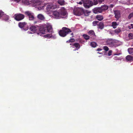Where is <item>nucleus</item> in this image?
<instances>
[{
    "instance_id": "obj_1",
    "label": "nucleus",
    "mask_w": 133,
    "mask_h": 133,
    "mask_svg": "<svg viewBox=\"0 0 133 133\" xmlns=\"http://www.w3.org/2000/svg\"><path fill=\"white\" fill-rule=\"evenodd\" d=\"M71 32L72 31L70 29L65 27H63L62 28V30H59V34L60 36L64 37Z\"/></svg>"
},
{
    "instance_id": "obj_2",
    "label": "nucleus",
    "mask_w": 133,
    "mask_h": 133,
    "mask_svg": "<svg viewBox=\"0 0 133 133\" xmlns=\"http://www.w3.org/2000/svg\"><path fill=\"white\" fill-rule=\"evenodd\" d=\"M74 14L77 16H80L84 13V10L81 8L78 7L74 8Z\"/></svg>"
},
{
    "instance_id": "obj_3",
    "label": "nucleus",
    "mask_w": 133,
    "mask_h": 133,
    "mask_svg": "<svg viewBox=\"0 0 133 133\" xmlns=\"http://www.w3.org/2000/svg\"><path fill=\"white\" fill-rule=\"evenodd\" d=\"M84 7L87 8H89L93 5V2L90 0H84L83 2Z\"/></svg>"
},
{
    "instance_id": "obj_4",
    "label": "nucleus",
    "mask_w": 133,
    "mask_h": 133,
    "mask_svg": "<svg viewBox=\"0 0 133 133\" xmlns=\"http://www.w3.org/2000/svg\"><path fill=\"white\" fill-rule=\"evenodd\" d=\"M24 16L21 14H15L13 16L15 19L17 21H20L24 18Z\"/></svg>"
},
{
    "instance_id": "obj_5",
    "label": "nucleus",
    "mask_w": 133,
    "mask_h": 133,
    "mask_svg": "<svg viewBox=\"0 0 133 133\" xmlns=\"http://www.w3.org/2000/svg\"><path fill=\"white\" fill-rule=\"evenodd\" d=\"M25 14L26 15V16L28 17L29 20H33L34 19V17L33 13L29 11H27L25 12Z\"/></svg>"
},
{
    "instance_id": "obj_6",
    "label": "nucleus",
    "mask_w": 133,
    "mask_h": 133,
    "mask_svg": "<svg viewBox=\"0 0 133 133\" xmlns=\"http://www.w3.org/2000/svg\"><path fill=\"white\" fill-rule=\"evenodd\" d=\"M47 25L44 24L41 26L39 28V30L42 34H44L46 32Z\"/></svg>"
},
{
    "instance_id": "obj_7",
    "label": "nucleus",
    "mask_w": 133,
    "mask_h": 133,
    "mask_svg": "<svg viewBox=\"0 0 133 133\" xmlns=\"http://www.w3.org/2000/svg\"><path fill=\"white\" fill-rule=\"evenodd\" d=\"M106 44L107 45H112L115 43V40L109 38L105 41Z\"/></svg>"
},
{
    "instance_id": "obj_8",
    "label": "nucleus",
    "mask_w": 133,
    "mask_h": 133,
    "mask_svg": "<svg viewBox=\"0 0 133 133\" xmlns=\"http://www.w3.org/2000/svg\"><path fill=\"white\" fill-rule=\"evenodd\" d=\"M55 7L52 4L48 5H47L46 9L48 12L51 11L55 9Z\"/></svg>"
},
{
    "instance_id": "obj_9",
    "label": "nucleus",
    "mask_w": 133,
    "mask_h": 133,
    "mask_svg": "<svg viewBox=\"0 0 133 133\" xmlns=\"http://www.w3.org/2000/svg\"><path fill=\"white\" fill-rule=\"evenodd\" d=\"M92 11L94 13L96 14L101 13L102 12L100 7L95 8L93 9Z\"/></svg>"
},
{
    "instance_id": "obj_10",
    "label": "nucleus",
    "mask_w": 133,
    "mask_h": 133,
    "mask_svg": "<svg viewBox=\"0 0 133 133\" xmlns=\"http://www.w3.org/2000/svg\"><path fill=\"white\" fill-rule=\"evenodd\" d=\"M115 17L116 19V21L118 20L121 17L120 13L118 10H116L114 12Z\"/></svg>"
},
{
    "instance_id": "obj_11",
    "label": "nucleus",
    "mask_w": 133,
    "mask_h": 133,
    "mask_svg": "<svg viewBox=\"0 0 133 133\" xmlns=\"http://www.w3.org/2000/svg\"><path fill=\"white\" fill-rule=\"evenodd\" d=\"M27 23L25 22H20L18 23V25L21 28H24L27 26Z\"/></svg>"
},
{
    "instance_id": "obj_12",
    "label": "nucleus",
    "mask_w": 133,
    "mask_h": 133,
    "mask_svg": "<svg viewBox=\"0 0 133 133\" xmlns=\"http://www.w3.org/2000/svg\"><path fill=\"white\" fill-rule=\"evenodd\" d=\"M38 27V25L32 26L30 27V30L33 33H35L37 29V28Z\"/></svg>"
},
{
    "instance_id": "obj_13",
    "label": "nucleus",
    "mask_w": 133,
    "mask_h": 133,
    "mask_svg": "<svg viewBox=\"0 0 133 133\" xmlns=\"http://www.w3.org/2000/svg\"><path fill=\"white\" fill-rule=\"evenodd\" d=\"M60 17L62 18H64L65 16L66 15V12L65 11H61L60 12Z\"/></svg>"
},
{
    "instance_id": "obj_14",
    "label": "nucleus",
    "mask_w": 133,
    "mask_h": 133,
    "mask_svg": "<svg viewBox=\"0 0 133 133\" xmlns=\"http://www.w3.org/2000/svg\"><path fill=\"white\" fill-rule=\"evenodd\" d=\"M102 12L107 10L108 8V7L106 5H104L101 6V7Z\"/></svg>"
},
{
    "instance_id": "obj_15",
    "label": "nucleus",
    "mask_w": 133,
    "mask_h": 133,
    "mask_svg": "<svg viewBox=\"0 0 133 133\" xmlns=\"http://www.w3.org/2000/svg\"><path fill=\"white\" fill-rule=\"evenodd\" d=\"M54 15L57 18H60V12L55 11L53 12Z\"/></svg>"
},
{
    "instance_id": "obj_16",
    "label": "nucleus",
    "mask_w": 133,
    "mask_h": 133,
    "mask_svg": "<svg viewBox=\"0 0 133 133\" xmlns=\"http://www.w3.org/2000/svg\"><path fill=\"white\" fill-rule=\"evenodd\" d=\"M46 32H51L52 31V27L51 26L49 25H47L46 27Z\"/></svg>"
},
{
    "instance_id": "obj_17",
    "label": "nucleus",
    "mask_w": 133,
    "mask_h": 133,
    "mask_svg": "<svg viewBox=\"0 0 133 133\" xmlns=\"http://www.w3.org/2000/svg\"><path fill=\"white\" fill-rule=\"evenodd\" d=\"M88 34L90 36H92L93 38L95 37H96V35L95 34L93 30H91L88 32Z\"/></svg>"
},
{
    "instance_id": "obj_18",
    "label": "nucleus",
    "mask_w": 133,
    "mask_h": 133,
    "mask_svg": "<svg viewBox=\"0 0 133 133\" xmlns=\"http://www.w3.org/2000/svg\"><path fill=\"white\" fill-rule=\"evenodd\" d=\"M96 18L99 21H102L103 19V17L102 15H97L96 17Z\"/></svg>"
},
{
    "instance_id": "obj_19",
    "label": "nucleus",
    "mask_w": 133,
    "mask_h": 133,
    "mask_svg": "<svg viewBox=\"0 0 133 133\" xmlns=\"http://www.w3.org/2000/svg\"><path fill=\"white\" fill-rule=\"evenodd\" d=\"M127 60L128 61H131L133 60V57L130 55H128L126 57Z\"/></svg>"
},
{
    "instance_id": "obj_20",
    "label": "nucleus",
    "mask_w": 133,
    "mask_h": 133,
    "mask_svg": "<svg viewBox=\"0 0 133 133\" xmlns=\"http://www.w3.org/2000/svg\"><path fill=\"white\" fill-rule=\"evenodd\" d=\"M104 26V24L102 22H99L98 24L99 28L101 29H103Z\"/></svg>"
},
{
    "instance_id": "obj_21",
    "label": "nucleus",
    "mask_w": 133,
    "mask_h": 133,
    "mask_svg": "<svg viewBox=\"0 0 133 133\" xmlns=\"http://www.w3.org/2000/svg\"><path fill=\"white\" fill-rule=\"evenodd\" d=\"M3 20L5 21H6L8 20L9 19V16L6 15V14H4L3 17H2Z\"/></svg>"
},
{
    "instance_id": "obj_22",
    "label": "nucleus",
    "mask_w": 133,
    "mask_h": 133,
    "mask_svg": "<svg viewBox=\"0 0 133 133\" xmlns=\"http://www.w3.org/2000/svg\"><path fill=\"white\" fill-rule=\"evenodd\" d=\"M128 51L129 54L131 55H133V48H130L128 49Z\"/></svg>"
},
{
    "instance_id": "obj_23",
    "label": "nucleus",
    "mask_w": 133,
    "mask_h": 133,
    "mask_svg": "<svg viewBox=\"0 0 133 133\" xmlns=\"http://www.w3.org/2000/svg\"><path fill=\"white\" fill-rule=\"evenodd\" d=\"M118 25V24L115 22H112V26L113 27V28L114 29H115L116 28V26Z\"/></svg>"
},
{
    "instance_id": "obj_24",
    "label": "nucleus",
    "mask_w": 133,
    "mask_h": 133,
    "mask_svg": "<svg viewBox=\"0 0 133 133\" xmlns=\"http://www.w3.org/2000/svg\"><path fill=\"white\" fill-rule=\"evenodd\" d=\"M37 17L38 18L41 20H43L44 19L43 16L41 14H39L37 16Z\"/></svg>"
},
{
    "instance_id": "obj_25",
    "label": "nucleus",
    "mask_w": 133,
    "mask_h": 133,
    "mask_svg": "<svg viewBox=\"0 0 133 133\" xmlns=\"http://www.w3.org/2000/svg\"><path fill=\"white\" fill-rule=\"evenodd\" d=\"M121 31V28H118L115 30L114 32L115 33L117 34L119 33Z\"/></svg>"
},
{
    "instance_id": "obj_26",
    "label": "nucleus",
    "mask_w": 133,
    "mask_h": 133,
    "mask_svg": "<svg viewBox=\"0 0 133 133\" xmlns=\"http://www.w3.org/2000/svg\"><path fill=\"white\" fill-rule=\"evenodd\" d=\"M83 36L84 37V38L86 40H88L89 39L90 37L89 36L87 35L86 34H84L83 35Z\"/></svg>"
},
{
    "instance_id": "obj_27",
    "label": "nucleus",
    "mask_w": 133,
    "mask_h": 133,
    "mask_svg": "<svg viewBox=\"0 0 133 133\" xmlns=\"http://www.w3.org/2000/svg\"><path fill=\"white\" fill-rule=\"evenodd\" d=\"M90 45L92 47L95 48L97 44L95 42H92L91 43Z\"/></svg>"
},
{
    "instance_id": "obj_28",
    "label": "nucleus",
    "mask_w": 133,
    "mask_h": 133,
    "mask_svg": "<svg viewBox=\"0 0 133 133\" xmlns=\"http://www.w3.org/2000/svg\"><path fill=\"white\" fill-rule=\"evenodd\" d=\"M99 23V22L98 21H94L92 23V25L93 26H96V25H97L98 26V23Z\"/></svg>"
},
{
    "instance_id": "obj_29",
    "label": "nucleus",
    "mask_w": 133,
    "mask_h": 133,
    "mask_svg": "<svg viewBox=\"0 0 133 133\" xmlns=\"http://www.w3.org/2000/svg\"><path fill=\"white\" fill-rule=\"evenodd\" d=\"M76 48H79L80 47L79 44L78 43H75L73 45Z\"/></svg>"
},
{
    "instance_id": "obj_30",
    "label": "nucleus",
    "mask_w": 133,
    "mask_h": 133,
    "mask_svg": "<svg viewBox=\"0 0 133 133\" xmlns=\"http://www.w3.org/2000/svg\"><path fill=\"white\" fill-rule=\"evenodd\" d=\"M22 2L24 4L28 5L29 4V0H22Z\"/></svg>"
},
{
    "instance_id": "obj_31",
    "label": "nucleus",
    "mask_w": 133,
    "mask_h": 133,
    "mask_svg": "<svg viewBox=\"0 0 133 133\" xmlns=\"http://www.w3.org/2000/svg\"><path fill=\"white\" fill-rule=\"evenodd\" d=\"M58 3L61 5H63L64 4V1L59 0Z\"/></svg>"
},
{
    "instance_id": "obj_32",
    "label": "nucleus",
    "mask_w": 133,
    "mask_h": 133,
    "mask_svg": "<svg viewBox=\"0 0 133 133\" xmlns=\"http://www.w3.org/2000/svg\"><path fill=\"white\" fill-rule=\"evenodd\" d=\"M128 37L130 39H133V34L131 33H130L129 34Z\"/></svg>"
},
{
    "instance_id": "obj_33",
    "label": "nucleus",
    "mask_w": 133,
    "mask_h": 133,
    "mask_svg": "<svg viewBox=\"0 0 133 133\" xmlns=\"http://www.w3.org/2000/svg\"><path fill=\"white\" fill-rule=\"evenodd\" d=\"M103 49L106 51H107L109 50V48L107 46H104L103 48Z\"/></svg>"
},
{
    "instance_id": "obj_34",
    "label": "nucleus",
    "mask_w": 133,
    "mask_h": 133,
    "mask_svg": "<svg viewBox=\"0 0 133 133\" xmlns=\"http://www.w3.org/2000/svg\"><path fill=\"white\" fill-rule=\"evenodd\" d=\"M4 14V13L1 11H0V18L2 17Z\"/></svg>"
},
{
    "instance_id": "obj_35",
    "label": "nucleus",
    "mask_w": 133,
    "mask_h": 133,
    "mask_svg": "<svg viewBox=\"0 0 133 133\" xmlns=\"http://www.w3.org/2000/svg\"><path fill=\"white\" fill-rule=\"evenodd\" d=\"M133 16V12H131L129 15L128 16V18L129 19H130Z\"/></svg>"
},
{
    "instance_id": "obj_36",
    "label": "nucleus",
    "mask_w": 133,
    "mask_h": 133,
    "mask_svg": "<svg viewBox=\"0 0 133 133\" xmlns=\"http://www.w3.org/2000/svg\"><path fill=\"white\" fill-rule=\"evenodd\" d=\"M44 37H51L52 36V35L51 34H48L47 35H46L44 36Z\"/></svg>"
},
{
    "instance_id": "obj_37",
    "label": "nucleus",
    "mask_w": 133,
    "mask_h": 133,
    "mask_svg": "<svg viewBox=\"0 0 133 133\" xmlns=\"http://www.w3.org/2000/svg\"><path fill=\"white\" fill-rule=\"evenodd\" d=\"M114 59L115 60H119L121 59V58L117 56L115 57Z\"/></svg>"
},
{
    "instance_id": "obj_38",
    "label": "nucleus",
    "mask_w": 133,
    "mask_h": 133,
    "mask_svg": "<svg viewBox=\"0 0 133 133\" xmlns=\"http://www.w3.org/2000/svg\"><path fill=\"white\" fill-rule=\"evenodd\" d=\"M112 51L111 50H109V52L108 54V55L109 56H111L112 54Z\"/></svg>"
},
{
    "instance_id": "obj_39",
    "label": "nucleus",
    "mask_w": 133,
    "mask_h": 133,
    "mask_svg": "<svg viewBox=\"0 0 133 133\" xmlns=\"http://www.w3.org/2000/svg\"><path fill=\"white\" fill-rule=\"evenodd\" d=\"M96 0H94V5H96L98 4V2L96 0V1L95 2V1Z\"/></svg>"
},
{
    "instance_id": "obj_40",
    "label": "nucleus",
    "mask_w": 133,
    "mask_h": 133,
    "mask_svg": "<svg viewBox=\"0 0 133 133\" xmlns=\"http://www.w3.org/2000/svg\"><path fill=\"white\" fill-rule=\"evenodd\" d=\"M103 1V0H98V2L99 3H101Z\"/></svg>"
},
{
    "instance_id": "obj_41",
    "label": "nucleus",
    "mask_w": 133,
    "mask_h": 133,
    "mask_svg": "<svg viewBox=\"0 0 133 133\" xmlns=\"http://www.w3.org/2000/svg\"><path fill=\"white\" fill-rule=\"evenodd\" d=\"M70 39H71V40L70 42H73L75 41V39L73 38H71Z\"/></svg>"
},
{
    "instance_id": "obj_42",
    "label": "nucleus",
    "mask_w": 133,
    "mask_h": 133,
    "mask_svg": "<svg viewBox=\"0 0 133 133\" xmlns=\"http://www.w3.org/2000/svg\"><path fill=\"white\" fill-rule=\"evenodd\" d=\"M102 50V49H101L100 48H98L97 49V51H101Z\"/></svg>"
},
{
    "instance_id": "obj_43",
    "label": "nucleus",
    "mask_w": 133,
    "mask_h": 133,
    "mask_svg": "<svg viewBox=\"0 0 133 133\" xmlns=\"http://www.w3.org/2000/svg\"><path fill=\"white\" fill-rule=\"evenodd\" d=\"M114 5L113 4H110V5L109 7L110 8H113L114 6Z\"/></svg>"
},
{
    "instance_id": "obj_44",
    "label": "nucleus",
    "mask_w": 133,
    "mask_h": 133,
    "mask_svg": "<svg viewBox=\"0 0 133 133\" xmlns=\"http://www.w3.org/2000/svg\"><path fill=\"white\" fill-rule=\"evenodd\" d=\"M70 35H71V37H70V38L73 37V35H74L73 33H72Z\"/></svg>"
},
{
    "instance_id": "obj_45",
    "label": "nucleus",
    "mask_w": 133,
    "mask_h": 133,
    "mask_svg": "<svg viewBox=\"0 0 133 133\" xmlns=\"http://www.w3.org/2000/svg\"><path fill=\"white\" fill-rule=\"evenodd\" d=\"M83 2L82 1H80L78 3V4H82Z\"/></svg>"
},
{
    "instance_id": "obj_46",
    "label": "nucleus",
    "mask_w": 133,
    "mask_h": 133,
    "mask_svg": "<svg viewBox=\"0 0 133 133\" xmlns=\"http://www.w3.org/2000/svg\"><path fill=\"white\" fill-rule=\"evenodd\" d=\"M71 40V39H69V40L67 41H66V42L67 43H69V42H70V41Z\"/></svg>"
},
{
    "instance_id": "obj_47",
    "label": "nucleus",
    "mask_w": 133,
    "mask_h": 133,
    "mask_svg": "<svg viewBox=\"0 0 133 133\" xmlns=\"http://www.w3.org/2000/svg\"><path fill=\"white\" fill-rule=\"evenodd\" d=\"M14 1L17 2H19L20 0H14Z\"/></svg>"
},
{
    "instance_id": "obj_48",
    "label": "nucleus",
    "mask_w": 133,
    "mask_h": 133,
    "mask_svg": "<svg viewBox=\"0 0 133 133\" xmlns=\"http://www.w3.org/2000/svg\"><path fill=\"white\" fill-rule=\"evenodd\" d=\"M120 54V53H119V54H115V55H119Z\"/></svg>"
},
{
    "instance_id": "obj_49",
    "label": "nucleus",
    "mask_w": 133,
    "mask_h": 133,
    "mask_svg": "<svg viewBox=\"0 0 133 133\" xmlns=\"http://www.w3.org/2000/svg\"><path fill=\"white\" fill-rule=\"evenodd\" d=\"M28 27H27L25 29H24L25 30H28Z\"/></svg>"
},
{
    "instance_id": "obj_50",
    "label": "nucleus",
    "mask_w": 133,
    "mask_h": 133,
    "mask_svg": "<svg viewBox=\"0 0 133 133\" xmlns=\"http://www.w3.org/2000/svg\"><path fill=\"white\" fill-rule=\"evenodd\" d=\"M97 53H98V54H102V53H100V52H97Z\"/></svg>"
},
{
    "instance_id": "obj_51",
    "label": "nucleus",
    "mask_w": 133,
    "mask_h": 133,
    "mask_svg": "<svg viewBox=\"0 0 133 133\" xmlns=\"http://www.w3.org/2000/svg\"><path fill=\"white\" fill-rule=\"evenodd\" d=\"M37 23V22L36 21H35L34 22V23L35 24V23Z\"/></svg>"
},
{
    "instance_id": "obj_52",
    "label": "nucleus",
    "mask_w": 133,
    "mask_h": 133,
    "mask_svg": "<svg viewBox=\"0 0 133 133\" xmlns=\"http://www.w3.org/2000/svg\"><path fill=\"white\" fill-rule=\"evenodd\" d=\"M70 45H72L71 44H70Z\"/></svg>"
}]
</instances>
